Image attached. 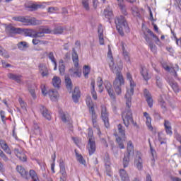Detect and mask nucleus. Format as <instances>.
<instances>
[{
  "instance_id": "nucleus-1",
  "label": "nucleus",
  "mask_w": 181,
  "mask_h": 181,
  "mask_svg": "<svg viewBox=\"0 0 181 181\" xmlns=\"http://www.w3.org/2000/svg\"><path fill=\"white\" fill-rule=\"evenodd\" d=\"M127 80L129 81L130 86L129 89H127L124 96L127 110L122 113V118L125 127L128 128V127H129V124H131V122H134V119L132 118V112H131L129 108H131L132 105V95H134V88H135L136 84L135 83V81H134V79H132V75H131L129 72L127 74Z\"/></svg>"
},
{
  "instance_id": "nucleus-2",
  "label": "nucleus",
  "mask_w": 181,
  "mask_h": 181,
  "mask_svg": "<svg viewBox=\"0 0 181 181\" xmlns=\"http://www.w3.org/2000/svg\"><path fill=\"white\" fill-rule=\"evenodd\" d=\"M111 71L116 74L115 81H113V87L117 95H119L122 93V86L125 84V79L121 71H122V63H120L117 66H115L114 69H111Z\"/></svg>"
},
{
  "instance_id": "nucleus-3",
  "label": "nucleus",
  "mask_w": 181,
  "mask_h": 181,
  "mask_svg": "<svg viewBox=\"0 0 181 181\" xmlns=\"http://www.w3.org/2000/svg\"><path fill=\"white\" fill-rule=\"evenodd\" d=\"M13 21L16 22H21L25 26H37V25H42V21L36 19L35 17L29 16H15L12 18Z\"/></svg>"
},
{
  "instance_id": "nucleus-4",
  "label": "nucleus",
  "mask_w": 181,
  "mask_h": 181,
  "mask_svg": "<svg viewBox=\"0 0 181 181\" xmlns=\"http://www.w3.org/2000/svg\"><path fill=\"white\" fill-rule=\"evenodd\" d=\"M115 23L116 25V28L121 36H124V30H125V32H129L128 23H127L124 16H119V17H117L115 20Z\"/></svg>"
},
{
  "instance_id": "nucleus-5",
  "label": "nucleus",
  "mask_w": 181,
  "mask_h": 181,
  "mask_svg": "<svg viewBox=\"0 0 181 181\" xmlns=\"http://www.w3.org/2000/svg\"><path fill=\"white\" fill-rule=\"evenodd\" d=\"M86 104L89 108V112L92 116V122L93 124L94 128H96L98 132V135H101V131H100V128L97 124V115L95 114V111L94 110V103H93V100H91L90 96H88L86 98Z\"/></svg>"
},
{
  "instance_id": "nucleus-6",
  "label": "nucleus",
  "mask_w": 181,
  "mask_h": 181,
  "mask_svg": "<svg viewBox=\"0 0 181 181\" xmlns=\"http://www.w3.org/2000/svg\"><path fill=\"white\" fill-rule=\"evenodd\" d=\"M52 33V30L47 27L40 28L39 31L36 32L34 30H30L28 31V36L30 37H43L45 34Z\"/></svg>"
},
{
  "instance_id": "nucleus-7",
  "label": "nucleus",
  "mask_w": 181,
  "mask_h": 181,
  "mask_svg": "<svg viewBox=\"0 0 181 181\" xmlns=\"http://www.w3.org/2000/svg\"><path fill=\"white\" fill-rule=\"evenodd\" d=\"M108 117H109V114H108V111L107 110V107L104 105H102L101 106V118L106 128L110 127V120Z\"/></svg>"
},
{
  "instance_id": "nucleus-8",
  "label": "nucleus",
  "mask_w": 181,
  "mask_h": 181,
  "mask_svg": "<svg viewBox=\"0 0 181 181\" xmlns=\"http://www.w3.org/2000/svg\"><path fill=\"white\" fill-rule=\"evenodd\" d=\"M143 165L144 160H142V155L141 154V152L138 151L134 158V166H136L138 170H142L144 168Z\"/></svg>"
},
{
  "instance_id": "nucleus-9",
  "label": "nucleus",
  "mask_w": 181,
  "mask_h": 181,
  "mask_svg": "<svg viewBox=\"0 0 181 181\" xmlns=\"http://www.w3.org/2000/svg\"><path fill=\"white\" fill-rule=\"evenodd\" d=\"M60 117L62 121L64 122V124H66L70 129L73 128V120H71V117H70V115L68 113H61Z\"/></svg>"
},
{
  "instance_id": "nucleus-10",
  "label": "nucleus",
  "mask_w": 181,
  "mask_h": 181,
  "mask_svg": "<svg viewBox=\"0 0 181 181\" xmlns=\"http://www.w3.org/2000/svg\"><path fill=\"white\" fill-rule=\"evenodd\" d=\"M149 36H152L154 38V40L156 43H157V45L158 43H159V42H160L158 36L153 34V32H152V30L147 29L146 33H144V39L147 42H152V40L151 39V37H149Z\"/></svg>"
},
{
  "instance_id": "nucleus-11",
  "label": "nucleus",
  "mask_w": 181,
  "mask_h": 181,
  "mask_svg": "<svg viewBox=\"0 0 181 181\" xmlns=\"http://www.w3.org/2000/svg\"><path fill=\"white\" fill-rule=\"evenodd\" d=\"M96 146H95V138H89L88 142V151L89 152V155H93L95 152Z\"/></svg>"
},
{
  "instance_id": "nucleus-12",
  "label": "nucleus",
  "mask_w": 181,
  "mask_h": 181,
  "mask_svg": "<svg viewBox=\"0 0 181 181\" xmlns=\"http://www.w3.org/2000/svg\"><path fill=\"white\" fill-rule=\"evenodd\" d=\"M144 94L148 107L152 108V107H153V99H152V95H151V93L147 89H144Z\"/></svg>"
},
{
  "instance_id": "nucleus-13",
  "label": "nucleus",
  "mask_w": 181,
  "mask_h": 181,
  "mask_svg": "<svg viewBox=\"0 0 181 181\" xmlns=\"http://www.w3.org/2000/svg\"><path fill=\"white\" fill-rule=\"evenodd\" d=\"M38 70L42 77H47V76H49V69L45 64H40L38 66Z\"/></svg>"
},
{
  "instance_id": "nucleus-14",
  "label": "nucleus",
  "mask_w": 181,
  "mask_h": 181,
  "mask_svg": "<svg viewBox=\"0 0 181 181\" xmlns=\"http://www.w3.org/2000/svg\"><path fill=\"white\" fill-rule=\"evenodd\" d=\"M107 57L109 59V67L110 70L115 69L118 65L121 64V62L115 65L114 63V58L112 57V52H111V49L109 48V51L107 52Z\"/></svg>"
},
{
  "instance_id": "nucleus-15",
  "label": "nucleus",
  "mask_w": 181,
  "mask_h": 181,
  "mask_svg": "<svg viewBox=\"0 0 181 181\" xmlns=\"http://www.w3.org/2000/svg\"><path fill=\"white\" fill-rule=\"evenodd\" d=\"M60 171L59 173L62 175L60 177V180H67V173L66 172V167L64 166V163H59Z\"/></svg>"
},
{
  "instance_id": "nucleus-16",
  "label": "nucleus",
  "mask_w": 181,
  "mask_h": 181,
  "mask_svg": "<svg viewBox=\"0 0 181 181\" xmlns=\"http://www.w3.org/2000/svg\"><path fill=\"white\" fill-rule=\"evenodd\" d=\"M105 87L110 95V97L112 99L115 98V95L114 94V90H112V86L110 81H105Z\"/></svg>"
},
{
  "instance_id": "nucleus-17",
  "label": "nucleus",
  "mask_w": 181,
  "mask_h": 181,
  "mask_svg": "<svg viewBox=\"0 0 181 181\" xmlns=\"http://www.w3.org/2000/svg\"><path fill=\"white\" fill-rule=\"evenodd\" d=\"M40 110L41 114L44 117V118H46V119H48V121H50V119H52V116L50 115V112H49L47 108L45 107V106H43V105H41L40 107Z\"/></svg>"
},
{
  "instance_id": "nucleus-18",
  "label": "nucleus",
  "mask_w": 181,
  "mask_h": 181,
  "mask_svg": "<svg viewBox=\"0 0 181 181\" xmlns=\"http://www.w3.org/2000/svg\"><path fill=\"white\" fill-rule=\"evenodd\" d=\"M0 146L1 149L7 153V155H12V151H11V148H9V146H8L6 141L4 140H0Z\"/></svg>"
},
{
  "instance_id": "nucleus-19",
  "label": "nucleus",
  "mask_w": 181,
  "mask_h": 181,
  "mask_svg": "<svg viewBox=\"0 0 181 181\" xmlns=\"http://www.w3.org/2000/svg\"><path fill=\"white\" fill-rule=\"evenodd\" d=\"M163 69L166 71H169V73H173V76L175 77H177V73L176 71H177V70H179V66H177L175 69V67H170L168 65H163Z\"/></svg>"
},
{
  "instance_id": "nucleus-20",
  "label": "nucleus",
  "mask_w": 181,
  "mask_h": 181,
  "mask_svg": "<svg viewBox=\"0 0 181 181\" xmlns=\"http://www.w3.org/2000/svg\"><path fill=\"white\" fill-rule=\"evenodd\" d=\"M144 117L146 119V124L150 131H153V127H152V119L151 118V116H149V114L146 112H144Z\"/></svg>"
},
{
  "instance_id": "nucleus-21",
  "label": "nucleus",
  "mask_w": 181,
  "mask_h": 181,
  "mask_svg": "<svg viewBox=\"0 0 181 181\" xmlns=\"http://www.w3.org/2000/svg\"><path fill=\"white\" fill-rule=\"evenodd\" d=\"M98 33L99 35V42L100 45H104V29L103 25H100L98 28Z\"/></svg>"
},
{
  "instance_id": "nucleus-22",
  "label": "nucleus",
  "mask_w": 181,
  "mask_h": 181,
  "mask_svg": "<svg viewBox=\"0 0 181 181\" xmlns=\"http://www.w3.org/2000/svg\"><path fill=\"white\" fill-rule=\"evenodd\" d=\"M16 170L24 179H28V173L21 165H17Z\"/></svg>"
},
{
  "instance_id": "nucleus-23",
  "label": "nucleus",
  "mask_w": 181,
  "mask_h": 181,
  "mask_svg": "<svg viewBox=\"0 0 181 181\" xmlns=\"http://www.w3.org/2000/svg\"><path fill=\"white\" fill-rule=\"evenodd\" d=\"M7 76L10 78V80H14V81H16V83H21V81H22V75L9 73L8 74Z\"/></svg>"
},
{
  "instance_id": "nucleus-24",
  "label": "nucleus",
  "mask_w": 181,
  "mask_h": 181,
  "mask_svg": "<svg viewBox=\"0 0 181 181\" xmlns=\"http://www.w3.org/2000/svg\"><path fill=\"white\" fill-rule=\"evenodd\" d=\"M122 49L123 51V56L124 57V60L127 63H131V58L129 57V53L125 50V43L122 42Z\"/></svg>"
},
{
  "instance_id": "nucleus-25",
  "label": "nucleus",
  "mask_w": 181,
  "mask_h": 181,
  "mask_svg": "<svg viewBox=\"0 0 181 181\" xmlns=\"http://www.w3.org/2000/svg\"><path fill=\"white\" fill-rule=\"evenodd\" d=\"M80 98V88L76 87L72 93V99L74 103H78V99Z\"/></svg>"
},
{
  "instance_id": "nucleus-26",
  "label": "nucleus",
  "mask_w": 181,
  "mask_h": 181,
  "mask_svg": "<svg viewBox=\"0 0 181 181\" xmlns=\"http://www.w3.org/2000/svg\"><path fill=\"white\" fill-rule=\"evenodd\" d=\"M72 60L74 62L75 69H78V54H77L74 48L73 49Z\"/></svg>"
},
{
  "instance_id": "nucleus-27",
  "label": "nucleus",
  "mask_w": 181,
  "mask_h": 181,
  "mask_svg": "<svg viewBox=\"0 0 181 181\" xmlns=\"http://www.w3.org/2000/svg\"><path fill=\"white\" fill-rule=\"evenodd\" d=\"M48 59L51 60L52 63L54 64V70H57V62H56V58H54V54L53 52L47 53Z\"/></svg>"
},
{
  "instance_id": "nucleus-28",
  "label": "nucleus",
  "mask_w": 181,
  "mask_h": 181,
  "mask_svg": "<svg viewBox=\"0 0 181 181\" xmlns=\"http://www.w3.org/2000/svg\"><path fill=\"white\" fill-rule=\"evenodd\" d=\"M142 12V9L138 8L136 6L132 7V13L134 16L136 18H141V13Z\"/></svg>"
},
{
  "instance_id": "nucleus-29",
  "label": "nucleus",
  "mask_w": 181,
  "mask_h": 181,
  "mask_svg": "<svg viewBox=\"0 0 181 181\" xmlns=\"http://www.w3.org/2000/svg\"><path fill=\"white\" fill-rule=\"evenodd\" d=\"M60 84H62V80L58 76H54L52 78V86L55 88H60Z\"/></svg>"
},
{
  "instance_id": "nucleus-30",
  "label": "nucleus",
  "mask_w": 181,
  "mask_h": 181,
  "mask_svg": "<svg viewBox=\"0 0 181 181\" xmlns=\"http://www.w3.org/2000/svg\"><path fill=\"white\" fill-rule=\"evenodd\" d=\"M48 94L52 101H56L59 97V93H57V90H50L48 92Z\"/></svg>"
},
{
  "instance_id": "nucleus-31",
  "label": "nucleus",
  "mask_w": 181,
  "mask_h": 181,
  "mask_svg": "<svg viewBox=\"0 0 181 181\" xmlns=\"http://www.w3.org/2000/svg\"><path fill=\"white\" fill-rule=\"evenodd\" d=\"M141 74L146 81H148L151 78V76L148 73V69L145 67L141 68Z\"/></svg>"
},
{
  "instance_id": "nucleus-32",
  "label": "nucleus",
  "mask_w": 181,
  "mask_h": 181,
  "mask_svg": "<svg viewBox=\"0 0 181 181\" xmlns=\"http://www.w3.org/2000/svg\"><path fill=\"white\" fill-rule=\"evenodd\" d=\"M131 156H134V154H129L128 153L124 154V157L123 158L124 168H128V165H129V158Z\"/></svg>"
},
{
  "instance_id": "nucleus-33",
  "label": "nucleus",
  "mask_w": 181,
  "mask_h": 181,
  "mask_svg": "<svg viewBox=\"0 0 181 181\" xmlns=\"http://www.w3.org/2000/svg\"><path fill=\"white\" fill-rule=\"evenodd\" d=\"M119 175L121 177V180L122 181H130L129 176L128 175V173H127V171H125V170L124 169L120 170Z\"/></svg>"
},
{
  "instance_id": "nucleus-34",
  "label": "nucleus",
  "mask_w": 181,
  "mask_h": 181,
  "mask_svg": "<svg viewBox=\"0 0 181 181\" xmlns=\"http://www.w3.org/2000/svg\"><path fill=\"white\" fill-rule=\"evenodd\" d=\"M17 47L19 49V50L24 52L26 50V49H28V47H29V45H28V42L22 41L17 44Z\"/></svg>"
},
{
  "instance_id": "nucleus-35",
  "label": "nucleus",
  "mask_w": 181,
  "mask_h": 181,
  "mask_svg": "<svg viewBox=\"0 0 181 181\" xmlns=\"http://www.w3.org/2000/svg\"><path fill=\"white\" fill-rule=\"evenodd\" d=\"M117 5L120 8L122 13H124V15H127V9L125 8L124 0H117Z\"/></svg>"
},
{
  "instance_id": "nucleus-36",
  "label": "nucleus",
  "mask_w": 181,
  "mask_h": 181,
  "mask_svg": "<svg viewBox=\"0 0 181 181\" xmlns=\"http://www.w3.org/2000/svg\"><path fill=\"white\" fill-rule=\"evenodd\" d=\"M64 29L62 27H57L55 28L53 30H51V33L49 34L51 35H62L63 33Z\"/></svg>"
},
{
  "instance_id": "nucleus-37",
  "label": "nucleus",
  "mask_w": 181,
  "mask_h": 181,
  "mask_svg": "<svg viewBox=\"0 0 181 181\" xmlns=\"http://www.w3.org/2000/svg\"><path fill=\"white\" fill-rule=\"evenodd\" d=\"M127 153L129 155H134V144L131 141L127 143Z\"/></svg>"
},
{
  "instance_id": "nucleus-38",
  "label": "nucleus",
  "mask_w": 181,
  "mask_h": 181,
  "mask_svg": "<svg viewBox=\"0 0 181 181\" xmlns=\"http://www.w3.org/2000/svg\"><path fill=\"white\" fill-rule=\"evenodd\" d=\"M117 129L122 138H125V128L121 124H118Z\"/></svg>"
},
{
  "instance_id": "nucleus-39",
  "label": "nucleus",
  "mask_w": 181,
  "mask_h": 181,
  "mask_svg": "<svg viewBox=\"0 0 181 181\" xmlns=\"http://www.w3.org/2000/svg\"><path fill=\"white\" fill-rule=\"evenodd\" d=\"M90 71H91V68L88 65H85L83 66V74L86 78H88V74H90Z\"/></svg>"
},
{
  "instance_id": "nucleus-40",
  "label": "nucleus",
  "mask_w": 181,
  "mask_h": 181,
  "mask_svg": "<svg viewBox=\"0 0 181 181\" xmlns=\"http://www.w3.org/2000/svg\"><path fill=\"white\" fill-rule=\"evenodd\" d=\"M65 83L66 86V88L68 90H71V87H73V84L71 83V79H70V77L69 76H65Z\"/></svg>"
},
{
  "instance_id": "nucleus-41",
  "label": "nucleus",
  "mask_w": 181,
  "mask_h": 181,
  "mask_svg": "<svg viewBox=\"0 0 181 181\" xmlns=\"http://www.w3.org/2000/svg\"><path fill=\"white\" fill-rule=\"evenodd\" d=\"M116 141L120 149H125V146L124 145V141H125V138H123L122 139L121 137H117Z\"/></svg>"
},
{
  "instance_id": "nucleus-42",
  "label": "nucleus",
  "mask_w": 181,
  "mask_h": 181,
  "mask_svg": "<svg viewBox=\"0 0 181 181\" xmlns=\"http://www.w3.org/2000/svg\"><path fill=\"white\" fill-rule=\"evenodd\" d=\"M158 101H159V104L160 105V107L163 110V112H166V111H168V109L166 107V102H165V100L162 98H160L158 100Z\"/></svg>"
},
{
  "instance_id": "nucleus-43",
  "label": "nucleus",
  "mask_w": 181,
  "mask_h": 181,
  "mask_svg": "<svg viewBox=\"0 0 181 181\" xmlns=\"http://www.w3.org/2000/svg\"><path fill=\"white\" fill-rule=\"evenodd\" d=\"M90 86L92 87L91 94L93 100H97V93L95 92V81H93L90 83Z\"/></svg>"
},
{
  "instance_id": "nucleus-44",
  "label": "nucleus",
  "mask_w": 181,
  "mask_h": 181,
  "mask_svg": "<svg viewBox=\"0 0 181 181\" xmlns=\"http://www.w3.org/2000/svg\"><path fill=\"white\" fill-rule=\"evenodd\" d=\"M59 70L60 75L63 76V74H64V71H66V66L63 64V60L59 61Z\"/></svg>"
},
{
  "instance_id": "nucleus-45",
  "label": "nucleus",
  "mask_w": 181,
  "mask_h": 181,
  "mask_svg": "<svg viewBox=\"0 0 181 181\" xmlns=\"http://www.w3.org/2000/svg\"><path fill=\"white\" fill-rule=\"evenodd\" d=\"M76 156L78 162L81 163V165H86V160L83 158V156L81 154H78V153H76Z\"/></svg>"
},
{
  "instance_id": "nucleus-46",
  "label": "nucleus",
  "mask_w": 181,
  "mask_h": 181,
  "mask_svg": "<svg viewBox=\"0 0 181 181\" xmlns=\"http://www.w3.org/2000/svg\"><path fill=\"white\" fill-rule=\"evenodd\" d=\"M20 28H16L13 26H8L6 28V32H9L10 33H18Z\"/></svg>"
},
{
  "instance_id": "nucleus-47",
  "label": "nucleus",
  "mask_w": 181,
  "mask_h": 181,
  "mask_svg": "<svg viewBox=\"0 0 181 181\" xmlns=\"http://www.w3.org/2000/svg\"><path fill=\"white\" fill-rule=\"evenodd\" d=\"M97 85L99 87V92L103 93L104 88L103 87V78L101 77L98 78Z\"/></svg>"
},
{
  "instance_id": "nucleus-48",
  "label": "nucleus",
  "mask_w": 181,
  "mask_h": 181,
  "mask_svg": "<svg viewBox=\"0 0 181 181\" xmlns=\"http://www.w3.org/2000/svg\"><path fill=\"white\" fill-rule=\"evenodd\" d=\"M30 176L33 181H39V178L37 177V174L33 170H30Z\"/></svg>"
},
{
  "instance_id": "nucleus-49",
  "label": "nucleus",
  "mask_w": 181,
  "mask_h": 181,
  "mask_svg": "<svg viewBox=\"0 0 181 181\" xmlns=\"http://www.w3.org/2000/svg\"><path fill=\"white\" fill-rule=\"evenodd\" d=\"M104 15L107 19H111L112 18V11L109 8H106L105 9Z\"/></svg>"
},
{
  "instance_id": "nucleus-50",
  "label": "nucleus",
  "mask_w": 181,
  "mask_h": 181,
  "mask_svg": "<svg viewBox=\"0 0 181 181\" xmlns=\"http://www.w3.org/2000/svg\"><path fill=\"white\" fill-rule=\"evenodd\" d=\"M170 86L172 87L175 93H179V85L176 82H170Z\"/></svg>"
},
{
  "instance_id": "nucleus-51",
  "label": "nucleus",
  "mask_w": 181,
  "mask_h": 181,
  "mask_svg": "<svg viewBox=\"0 0 181 181\" xmlns=\"http://www.w3.org/2000/svg\"><path fill=\"white\" fill-rule=\"evenodd\" d=\"M156 86H158L159 88H162V86H163V83L162 82V78L159 76H156Z\"/></svg>"
},
{
  "instance_id": "nucleus-52",
  "label": "nucleus",
  "mask_w": 181,
  "mask_h": 181,
  "mask_svg": "<svg viewBox=\"0 0 181 181\" xmlns=\"http://www.w3.org/2000/svg\"><path fill=\"white\" fill-rule=\"evenodd\" d=\"M81 4L84 9L89 11L90 9V3L88 0H81Z\"/></svg>"
},
{
  "instance_id": "nucleus-53",
  "label": "nucleus",
  "mask_w": 181,
  "mask_h": 181,
  "mask_svg": "<svg viewBox=\"0 0 181 181\" xmlns=\"http://www.w3.org/2000/svg\"><path fill=\"white\" fill-rule=\"evenodd\" d=\"M33 128H34V130H33L34 134H35V135H40V128L39 127V125L35 123Z\"/></svg>"
},
{
  "instance_id": "nucleus-54",
  "label": "nucleus",
  "mask_w": 181,
  "mask_h": 181,
  "mask_svg": "<svg viewBox=\"0 0 181 181\" xmlns=\"http://www.w3.org/2000/svg\"><path fill=\"white\" fill-rule=\"evenodd\" d=\"M76 71H75L73 74H71L72 77H81V71H78V68H76Z\"/></svg>"
},
{
  "instance_id": "nucleus-55",
  "label": "nucleus",
  "mask_w": 181,
  "mask_h": 181,
  "mask_svg": "<svg viewBox=\"0 0 181 181\" xmlns=\"http://www.w3.org/2000/svg\"><path fill=\"white\" fill-rule=\"evenodd\" d=\"M105 166L107 176H112V174L111 173V167H110V163L105 164Z\"/></svg>"
},
{
  "instance_id": "nucleus-56",
  "label": "nucleus",
  "mask_w": 181,
  "mask_h": 181,
  "mask_svg": "<svg viewBox=\"0 0 181 181\" xmlns=\"http://www.w3.org/2000/svg\"><path fill=\"white\" fill-rule=\"evenodd\" d=\"M0 158L4 161V162H8L9 160V158L4 153V151L0 153Z\"/></svg>"
},
{
  "instance_id": "nucleus-57",
  "label": "nucleus",
  "mask_w": 181,
  "mask_h": 181,
  "mask_svg": "<svg viewBox=\"0 0 181 181\" xmlns=\"http://www.w3.org/2000/svg\"><path fill=\"white\" fill-rule=\"evenodd\" d=\"M18 101L21 108H23V110H26V103H25L22 98H19Z\"/></svg>"
},
{
  "instance_id": "nucleus-58",
  "label": "nucleus",
  "mask_w": 181,
  "mask_h": 181,
  "mask_svg": "<svg viewBox=\"0 0 181 181\" xmlns=\"http://www.w3.org/2000/svg\"><path fill=\"white\" fill-rule=\"evenodd\" d=\"M28 91H29L30 94L31 95V96L33 97V98L34 100H35V98H36V91L35 90V89L30 88L28 89Z\"/></svg>"
},
{
  "instance_id": "nucleus-59",
  "label": "nucleus",
  "mask_w": 181,
  "mask_h": 181,
  "mask_svg": "<svg viewBox=\"0 0 181 181\" xmlns=\"http://www.w3.org/2000/svg\"><path fill=\"white\" fill-rule=\"evenodd\" d=\"M153 115L154 118H156V119H160L162 118L160 117V113H159L157 110H153Z\"/></svg>"
},
{
  "instance_id": "nucleus-60",
  "label": "nucleus",
  "mask_w": 181,
  "mask_h": 181,
  "mask_svg": "<svg viewBox=\"0 0 181 181\" xmlns=\"http://www.w3.org/2000/svg\"><path fill=\"white\" fill-rule=\"evenodd\" d=\"M30 8H31V11H36L40 8H42V6L39 5V4H32Z\"/></svg>"
},
{
  "instance_id": "nucleus-61",
  "label": "nucleus",
  "mask_w": 181,
  "mask_h": 181,
  "mask_svg": "<svg viewBox=\"0 0 181 181\" xmlns=\"http://www.w3.org/2000/svg\"><path fill=\"white\" fill-rule=\"evenodd\" d=\"M52 158L53 159V163L51 164V170L52 173H54V160H56V154L52 156Z\"/></svg>"
},
{
  "instance_id": "nucleus-62",
  "label": "nucleus",
  "mask_w": 181,
  "mask_h": 181,
  "mask_svg": "<svg viewBox=\"0 0 181 181\" xmlns=\"http://www.w3.org/2000/svg\"><path fill=\"white\" fill-rule=\"evenodd\" d=\"M164 127H165V129H167L168 128H172V124L170 123V122H169V120H165Z\"/></svg>"
},
{
  "instance_id": "nucleus-63",
  "label": "nucleus",
  "mask_w": 181,
  "mask_h": 181,
  "mask_svg": "<svg viewBox=\"0 0 181 181\" xmlns=\"http://www.w3.org/2000/svg\"><path fill=\"white\" fill-rule=\"evenodd\" d=\"M149 43V47L153 53H156V45H153L152 42H148Z\"/></svg>"
},
{
  "instance_id": "nucleus-64",
  "label": "nucleus",
  "mask_w": 181,
  "mask_h": 181,
  "mask_svg": "<svg viewBox=\"0 0 181 181\" xmlns=\"http://www.w3.org/2000/svg\"><path fill=\"white\" fill-rule=\"evenodd\" d=\"M41 91L43 95H47V90H46V85H41L40 86Z\"/></svg>"
}]
</instances>
